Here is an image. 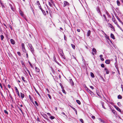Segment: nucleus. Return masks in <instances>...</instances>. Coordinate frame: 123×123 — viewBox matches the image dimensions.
I'll return each mask as SVG.
<instances>
[{
  "instance_id": "5fc2aeb1",
  "label": "nucleus",
  "mask_w": 123,
  "mask_h": 123,
  "mask_svg": "<svg viewBox=\"0 0 123 123\" xmlns=\"http://www.w3.org/2000/svg\"><path fill=\"white\" fill-rule=\"evenodd\" d=\"M90 88H91L92 89H94V88L93 86H90Z\"/></svg>"
},
{
  "instance_id": "052dcab7",
  "label": "nucleus",
  "mask_w": 123,
  "mask_h": 123,
  "mask_svg": "<svg viewBox=\"0 0 123 123\" xmlns=\"http://www.w3.org/2000/svg\"><path fill=\"white\" fill-rule=\"evenodd\" d=\"M77 31L78 32H80V30L79 29H77Z\"/></svg>"
},
{
  "instance_id": "0e129e2a",
  "label": "nucleus",
  "mask_w": 123,
  "mask_h": 123,
  "mask_svg": "<svg viewBox=\"0 0 123 123\" xmlns=\"http://www.w3.org/2000/svg\"><path fill=\"white\" fill-rule=\"evenodd\" d=\"M8 86L9 88H10L11 87V86L9 85H8Z\"/></svg>"
},
{
  "instance_id": "4d7b16f0",
  "label": "nucleus",
  "mask_w": 123,
  "mask_h": 123,
  "mask_svg": "<svg viewBox=\"0 0 123 123\" xmlns=\"http://www.w3.org/2000/svg\"><path fill=\"white\" fill-rule=\"evenodd\" d=\"M98 120H99V121L101 122L102 121V120L100 118H98Z\"/></svg>"
},
{
  "instance_id": "f704fd0d",
  "label": "nucleus",
  "mask_w": 123,
  "mask_h": 123,
  "mask_svg": "<svg viewBox=\"0 0 123 123\" xmlns=\"http://www.w3.org/2000/svg\"><path fill=\"white\" fill-rule=\"evenodd\" d=\"M49 4V5L51 7H52V5L51 4V3H50L49 1H48V2Z\"/></svg>"
},
{
  "instance_id": "bb28decb",
  "label": "nucleus",
  "mask_w": 123,
  "mask_h": 123,
  "mask_svg": "<svg viewBox=\"0 0 123 123\" xmlns=\"http://www.w3.org/2000/svg\"><path fill=\"white\" fill-rule=\"evenodd\" d=\"M70 82H71V83L72 84V85H73L74 84V82L73 81V80H72V79H70Z\"/></svg>"
},
{
  "instance_id": "79ce46f5",
  "label": "nucleus",
  "mask_w": 123,
  "mask_h": 123,
  "mask_svg": "<svg viewBox=\"0 0 123 123\" xmlns=\"http://www.w3.org/2000/svg\"><path fill=\"white\" fill-rule=\"evenodd\" d=\"M55 117L53 116H51L50 117V118L51 119H53L55 118Z\"/></svg>"
},
{
  "instance_id": "ddd939ff",
  "label": "nucleus",
  "mask_w": 123,
  "mask_h": 123,
  "mask_svg": "<svg viewBox=\"0 0 123 123\" xmlns=\"http://www.w3.org/2000/svg\"><path fill=\"white\" fill-rule=\"evenodd\" d=\"M62 53L60 54L61 56L64 59H65V56L64 55V54L63 52V51H62Z\"/></svg>"
},
{
  "instance_id": "37998d69",
  "label": "nucleus",
  "mask_w": 123,
  "mask_h": 123,
  "mask_svg": "<svg viewBox=\"0 0 123 123\" xmlns=\"http://www.w3.org/2000/svg\"><path fill=\"white\" fill-rule=\"evenodd\" d=\"M112 112L114 114H115L116 111L114 110H112Z\"/></svg>"
},
{
  "instance_id": "9d476101",
  "label": "nucleus",
  "mask_w": 123,
  "mask_h": 123,
  "mask_svg": "<svg viewBox=\"0 0 123 123\" xmlns=\"http://www.w3.org/2000/svg\"><path fill=\"white\" fill-rule=\"evenodd\" d=\"M35 69L36 72H39L40 71V69L36 67H35Z\"/></svg>"
},
{
  "instance_id": "f03ea898",
  "label": "nucleus",
  "mask_w": 123,
  "mask_h": 123,
  "mask_svg": "<svg viewBox=\"0 0 123 123\" xmlns=\"http://www.w3.org/2000/svg\"><path fill=\"white\" fill-rule=\"evenodd\" d=\"M28 45L29 47L30 48L31 50V52L32 53H33L34 51V50L33 47L32 45L31 44L29 43L28 44Z\"/></svg>"
},
{
  "instance_id": "c03bdc74",
  "label": "nucleus",
  "mask_w": 123,
  "mask_h": 123,
  "mask_svg": "<svg viewBox=\"0 0 123 123\" xmlns=\"http://www.w3.org/2000/svg\"><path fill=\"white\" fill-rule=\"evenodd\" d=\"M27 71L28 72V73L30 75V76L31 77V76L30 74V72L28 70H27Z\"/></svg>"
},
{
  "instance_id": "de8ad7c7",
  "label": "nucleus",
  "mask_w": 123,
  "mask_h": 123,
  "mask_svg": "<svg viewBox=\"0 0 123 123\" xmlns=\"http://www.w3.org/2000/svg\"><path fill=\"white\" fill-rule=\"evenodd\" d=\"M80 121L82 123H84L83 120L82 119H80Z\"/></svg>"
},
{
  "instance_id": "f3484780",
  "label": "nucleus",
  "mask_w": 123,
  "mask_h": 123,
  "mask_svg": "<svg viewBox=\"0 0 123 123\" xmlns=\"http://www.w3.org/2000/svg\"><path fill=\"white\" fill-rule=\"evenodd\" d=\"M105 70L106 71V73L107 74H109V71L106 68H105Z\"/></svg>"
},
{
  "instance_id": "2f4dec72",
  "label": "nucleus",
  "mask_w": 123,
  "mask_h": 123,
  "mask_svg": "<svg viewBox=\"0 0 123 123\" xmlns=\"http://www.w3.org/2000/svg\"><path fill=\"white\" fill-rule=\"evenodd\" d=\"M0 37L1 38V40H3V39L4 38V37L3 36V35H1L0 36Z\"/></svg>"
},
{
  "instance_id": "3c124183",
  "label": "nucleus",
  "mask_w": 123,
  "mask_h": 123,
  "mask_svg": "<svg viewBox=\"0 0 123 123\" xmlns=\"http://www.w3.org/2000/svg\"><path fill=\"white\" fill-rule=\"evenodd\" d=\"M17 53L18 54V55H19V56H20L21 55V53H20V52H17Z\"/></svg>"
},
{
  "instance_id": "39448f33",
  "label": "nucleus",
  "mask_w": 123,
  "mask_h": 123,
  "mask_svg": "<svg viewBox=\"0 0 123 123\" xmlns=\"http://www.w3.org/2000/svg\"><path fill=\"white\" fill-rule=\"evenodd\" d=\"M37 4L38 5V7L39 8L40 10H42V8L41 5L40 4L39 1H37Z\"/></svg>"
},
{
  "instance_id": "412c9836",
  "label": "nucleus",
  "mask_w": 123,
  "mask_h": 123,
  "mask_svg": "<svg viewBox=\"0 0 123 123\" xmlns=\"http://www.w3.org/2000/svg\"><path fill=\"white\" fill-rule=\"evenodd\" d=\"M91 31L90 30H89L87 32V35L88 36H90V34H91Z\"/></svg>"
},
{
  "instance_id": "a18cd8bd",
  "label": "nucleus",
  "mask_w": 123,
  "mask_h": 123,
  "mask_svg": "<svg viewBox=\"0 0 123 123\" xmlns=\"http://www.w3.org/2000/svg\"><path fill=\"white\" fill-rule=\"evenodd\" d=\"M103 16L104 18L105 19L106 21V16L105 14H104L103 15Z\"/></svg>"
},
{
  "instance_id": "72a5a7b5",
  "label": "nucleus",
  "mask_w": 123,
  "mask_h": 123,
  "mask_svg": "<svg viewBox=\"0 0 123 123\" xmlns=\"http://www.w3.org/2000/svg\"><path fill=\"white\" fill-rule=\"evenodd\" d=\"M97 10L98 13L100 12V9L98 7L97 8Z\"/></svg>"
},
{
  "instance_id": "4be33fe9",
  "label": "nucleus",
  "mask_w": 123,
  "mask_h": 123,
  "mask_svg": "<svg viewBox=\"0 0 123 123\" xmlns=\"http://www.w3.org/2000/svg\"><path fill=\"white\" fill-rule=\"evenodd\" d=\"M121 30H122V29L121 28V27H120V26L118 25V24L117 23L116 24H115Z\"/></svg>"
},
{
  "instance_id": "bf43d9fd",
  "label": "nucleus",
  "mask_w": 123,
  "mask_h": 123,
  "mask_svg": "<svg viewBox=\"0 0 123 123\" xmlns=\"http://www.w3.org/2000/svg\"><path fill=\"white\" fill-rule=\"evenodd\" d=\"M92 119H94L95 118V117L94 116H92Z\"/></svg>"
},
{
  "instance_id": "0eeeda50",
  "label": "nucleus",
  "mask_w": 123,
  "mask_h": 123,
  "mask_svg": "<svg viewBox=\"0 0 123 123\" xmlns=\"http://www.w3.org/2000/svg\"><path fill=\"white\" fill-rule=\"evenodd\" d=\"M117 18V19L120 22L122 25H123V23L122 22V21H121V20L117 16H116Z\"/></svg>"
},
{
  "instance_id": "5701e85b",
  "label": "nucleus",
  "mask_w": 123,
  "mask_h": 123,
  "mask_svg": "<svg viewBox=\"0 0 123 123\" xmlns=\"http://www.w3.org/2000/svg\"><path fill=\"white\" fill-rule=\"evenodd\" d=\"M90 74L91 76L93 78H94V75L93 74L92 72H91Z\"/></svg>"
},
{
  "instance_id": "a211bd4d",
  "label": "nucleus",
  "mask_w": 123,
  "mask_h": 123,
  "mask_svg": "<svg viewBox=\"0 0 123 123\" xmlns=\"http://www.w3.org/2000/svg\"><path fill=\"white\" fill-rule=\"evenodd\" d=\"M71 107L74 110V111H75L76 114H77V112L76 109L75 108H74L72 106H71Z\"/></svg>"
},
{
  "instance_id": "f8f14e48",
  "label": "nucleus",
  "mask_w": 123,
  "mask_h": 123,
  "mask_svg": "<svg viewBox=\"0 0 123 123\" xmlns=\"http://www.w3.org/2000/svg\"><path fill=\"white\" fill-rule=\"evenodd\" d=\"M110 62V61L109 60H106L105 61V63L107 64H109Z\"/></svg>"
},
{
  "instance_id": "423d86ee",
  "label": "nucleus",
  "mask_w": 123,
  "mask_h": 123,
  "mask_svg": "<svg viewBox=\"0 0 123 123\" xmlns=\"http://www.w3.org/2000/svg\"><path fill=\"white\" fill-rule=\"evenodd\" d=\"M69 4L67 1H65L64 2V6L65 7L66 6L68 5Z\"/></svg>"
},
{
  "instance_id": "774afa93",
  "label": "nucleus",
  "mask_w": 123,
  "mask_h": 123,
  "mask_svg": "<svg viewBox=\"0 0 123 123\" xmlns=\"http://www.w3.org/2000/svg\"><path fill=\"white\" fill-rule=\"evenodd\" d=\"M47 114L48 115H49V116H50L51 115L49 113H47Z\"/></svg>"
},
{
  "instance_id": "e433bc0d",
  "label": "nucleus",
  "mask_w": 123,
  "mask_h": 123,
  "mask_svg": "<svg viewBox=\"0 0 123 123\" xmlns=\"http://www.w3.org/2000/svg\"><path fill=\"white\" fill-rule=\"evenodd\" d=\"M28 62H29V63L30 65V66H31V68H33V66L32 65V64L30 63V62L29 61Z\"/></svg>"
},
{
  "instance_id": "7ed1b4c3",
  "label": "nucleus",
  "mask_w": 123,
  "mask_h": 123,
  "mask_svg": "<svg viewBox=\"0 0 123 123\" xmlns=\"http://www.w3.org/2000/svg\"><path fill=\"white\" fill-rule=\"evenodd\" d=\"M112 20L115 24L117 23L116 21V19L113 15L112 17Z\"/></svg>"
},
{
  "instance_id": "c85d7f7f",
  "label": "nucleus",
  "mask_w": 123,
  "mask_h": 123,
  "mask_svg": "<svg viewBox=\"0 0 123 123\" xmlns=\"http://www.w3.org/2000/svg\"><path fill=\"white\" fill-rule=\"evenodd\" d=\"M21 78L22 80L24 82H26V81L25 80V78L23 76H22L21 77Z\"/></svg>"
},
{
  "instance_id": "b1692460",
  "label": "nucleus",
  "mask_w": 123,
  "mask_h": 123,
  "mask_svg": "<svg viewBox=\"0 0 123 123\" xmlns=\"http://www.w3.org/2000/svg\"><path fill=\"white\" fill-rule=\"evenodd\" d=\"M117 98L119 99H121L122 97V96L120 95H119L118 96Z\"/></svg>"
},
{
  "instance_id": "49530a36",
  "label": "nucleus",
  "mask_w": 123,
  "mask_h": 123,
  "mask_svg": "<svg viewBox=\"0 0 123 123\" xmlns=\"http://www.w3.org/2000/svg\"><path fill=\"white\" fill-rule=\"evenodd\" d=\"M20 13L22 16H23V13L21 11H20Z\"/></svg>"
},
{
  "instance_id": "1a4fd4ad",
  "label": "nucleus",
  "mask_w": 123,
  "mask_h": 123,
  "mask_svg": "<svg viewBox=\"0 0 123 123\" xmlns=\"http://www.w3.org/2000/svg\"><path fill=\"white\" fill-rule=\"evenodd\" d=\"M10 41L11 43L13 44H14L15 43V41L12 39H11Z\"/></svg>"
},
{
  "instance_id": "13d9d810",
  "label": "nucleus",
  "mask_w": 123,
  "mask_h": 123,
  "mask_svg": "<svg viewBox=\"0 0 123 123\" xmlns=\"http://www.w3.org/2000/svg\"><path fill=\"white\" fill-rule=\"evenodd\" d=\"M37 120L38 121V122H40V120L38 118V117H37Z\"/></svg>"
},
{
  "instance_id": "603ef678",
  "label": "nucleus",
  "mask_w": 123,
  "mask_h": 123,
  "mask_svg": "<svg viewBox=\"0 0 123 123\" xmlns=\"http://www.w3.org/2000/svg\"><path fill=\"white\" fill-rule=\"evenodd\" d=\"M104 64H102L101 65V66L102 67V68H104Z\"/></svg>"
},
{
  "instance_id": "9b49d317",
  "label": "nucleus",
  "mask_w": 123,
  "mask_h": 123,
  "mask_svg": "<svg viewBox=\"0 0 123 123\" xmlns=\"http://www.w3.org/2000/svg\"><path fill=\"white\" fill-rule=\"evenodd\" d=\"M87 91L91 94L92 95H93L94 94V93L93 92H92L89 89H88V90H87Z\"/></svg>"
},
{
  "instance_id": "7c9ffc66",
  "label": "nucleus",
  "mask_w": 123,
  "mask_h": 123,
  "mask_svg": "<svg viewBox=\"0 0 123 123\" xmlns=\"http://www.w3.org/2000/svg\"><path fill=\"white\" fill-rule=\"evenodd\" d=\"M41 10L42 11V12L43 13L44 15H46V13H45V12L43 10V9H42V10Z\"/></svg>"
},
{
  "instance_id": "338daca9",
  "label": "nucleus",
  "mask_w": 123,
  "mask_h": 123,
  "mask_svg": "<svg viewBox=\"0 0 123 123\" xmlns=\"http://www.w3.org/2000/svg\"><path fill=\"white\" fill-rule=\"evenodd\" d=\"M0 86L1 87L2 89V85L1 83H0Z\"/></svg>"
},
{
  "instance_id": "6ab92c4d",
  "label": "nucleus",
  "mask_w": 123,
  "mask_h": 123,
  "mask_svg": "<svg viewBox=\"0 0 123 123\" xmlns=\"http://www.w3.org/2000/svg\"><path fill=\"white\" fill-rule=\"evenodd\" d=\"M92 51L93 52H94L95 54H96V53L97 52V51L94 48H93L92 49Z\"/></svg>"
},
{
  "instance_id": "09e8293b",
  "label": "nucleus",
  "mask_w": 123,
  "mask_h": 123,
  "mask_svg": "<svg viewBox=\"0 0 123 123\" xmlns=\"http://www.w3.org/2000/svg\"><path fill=\"white\" fill-rule=\"evenodd\" d=\"M0 3L1 4V6L2 7H4V6L3 5V4L2 3V2L1 1L0 2Z\"/></svg>"
},
{
  "instance_id": "864d4df0",
  "label": "nucleus",
  "mask_w": 123,
  "mask_h": 123,
  "mask_svg": "<svg viewBox=\"0 0 123 123\" xmlns=\"http://www.w3.org/2000/svg\"><path fill=\"white\" fill-rule=\"evenodd\" d=\"M35 103L37 106H38V104L37 101H35Z\"/></svg>"
},
{
  "instance_id": "a878e982",
  "label": "nucleus",
  "mask_w": 123,
  "mask_h": 123,
  "mask_svg": "<svg viewBox=\"0 0 123 123\" xmlns=\"http://www.w3.org/2000/svg\"><path fill=\"white\" fill-rule=\"evenodd\" d=\"M76 102L79 104L80 105L81 104V102L79 100H76Z\"/></svg>"
},
{
  "instance_id": "aec40b11",
  "label": "nucleus",
  "mask_w": 123,
  "mask_h": 123,
  "mask_svg": "<svg viewBox=\"0 0 123 123\" xmlns=\"http://www.w3.org/2000/svg\"><path fill=\"white\" fill-rule=\"evenodd\" d=\"M21 96L22 98H24V94L21 92L20 93Z\"/></svg>"
},
{
  "instance_id": "4c0bfd02",
  "label": "nucleus",
  "mask_w": 123,
  "mask_h": 123,
  "mask_svg": "<svg viewBox=\"0 0 123 123\" xmlns=\"http://www.w3.org/2000/svg\"><path fill=\"white\" fill-rule=\"evenodd\" d=\"M47 95H48V96L49 97V98L50 99H51V98H52L51 97V96L49 94H47Z\"/></svg>"
},
{
  "instance_id": "680f3d73",
  "label": "nucleus",
  "mask_w": 123,
  "mask_h": 123,
  "mask_svg": "<svg viewBox=\"0 0 123 123\" xmlns=\"http://www.w3.org/2000/svg\"><path fill=\"white\" fill-rule=\"evenodd\" d=\"M111 27L114 30H115L114 27L112 25H111Z\"/></svg>"
},
{
  "instance_id": "58836bf2",
  "label": "nucleus",
  "mask_w": 123,
  "mask_h": 123,
  "mask_svg": "<svg viewBox=\"0 0 123 123\" xmlns=\"http://www.w3.org/2000/svg\"><path fill=\"white\" fill-rule=\"evenodd\" d=\"M4 111L5 114H6L7 115H8V113L6 110H4Z\"/></svg>"
},
{
  "instance_id": "6e6d98bb",
  "label": "nucleus",
  "mask_w": 123,
  "mask_h": 123,
  "mask_svg": "<svg viewBox=\"0 0 123 123\" xmlns=\"http://www.w3.org/2000/svg\"><path fill=\"white\" fill-rule=\"evenodd\" d=\"M101 79H102V80H103V81L105 82V80L104 79V78L102 76L101 77Z\"/></svg>"
},
{
  "instance_id": "393cba45",
  "label": "nucleus",
  "mask_w": 123,
  "mask_h": 123,
  "mask_svg": "<svg viewBox=\"0 0 123 123\" xmlns=\"http://www.w3.org/2000/svg\"><path fill=\"white\" fill-rule=\"evenodd\" d=\"M35 91L36 92V93L39 96H40V94H39V93L38 92V91L37 90V89H36L35 88Z\"/></svg>"
},
{
  "instance_id": "c9c22d12",
  "label": "nucleus",
  "mask_w": 123,
  "mask_h": 123,
  "mask_svg": "<svg viewBox=\"0 0 123 123\" xmlns=\"http://www.w3.org/2000/svg\"><path fill=\"white\" fill-rule=\"evenodd\" d=\"M59 85H60V86H61L62 89H63L64 87L63 86L62 84L61 83H60L59 84Z\"/></svg>"
},
{
  "instance_id": "c756f323",
  "label": "nucleus",
  "mask_w": 123,
  "mask_h": 123,
  "mask_svg": "<svg viewBox=\"0 0 123 123\" xmlns=\"http://www.w3.org/2000/svg\"><path fill=\"white\" fill-rule=\"evenodd\" d=\"M117 5L118 6H119L120 5V2L118 0H117Z\"/></svg>"
},
{
  "instance_id": "69168bd1",
  "label": "nucleus",
  "mask_w": 123,
  "mask_h": 123,
  "mask_svg": "<svg viewBox=\"0 0 123 123\" xmlns=\"http://www.w3.org/2000/svg\"><path fill=\"white\" fill-rule=\"evenodd\" d=\"M62 114L65 115V116H66V115H65V113L64 112H62Z\"/></svg>"
},
{
  "instance_id": "473e14b6",
  "label": "nucleus",
  "mask_w": 123,
  "mask_h": 123,
  "mask_svg": "<svg viewBox=\"0 0 123 123\" xmlns=\"http://www.w3.org/2000/svg\"><path fill=\"white\" fill-rule=\"evenodd\" d=\"M71 46L73 49H75V46L73 44H71Z\"/></svg>"
},
{
  "instance_id": "8fccbe9b",
  "label": "nucleus",
  "mask_w": 123,
  "mask_h": 123,
  "mask_svg": "<svg viewBox=\"0 0 123 123\" xmlns=\"http://www.w3.org/2000/svg\"><path fill=\"white\" fill-rule=\"evenodd\" d=\"M10 6L11 7V8L12 10H13V7L11 5H10Z\"/></svg>"
},
{
  "instance_id": "dca6fc26",
  "label": "nucleus",
  "mask_w": 123,
  "mask_h": 123,
  "mask_svg": "<svg viewBox=\"0 0 123 123\" xmlns=\"http://www.w3.org/2000/svg\"><path fill=\"white\" fill-rule=\"evenodd\" d=\"M111 37L113 39H115V37L113 34L111 33Z\"/></svg>"
},
{
  "instance_id": "cd10ccee",
  "label": "nucleus",
  "mask_w": 123,
  "mask_h": 123,
  "mask_svg": "<svg viewBox=\"0 0 123 123\" xmlns=\"http://www.w3.org/2000/svg\"><path fill=\"white\" fill-rule=\"evenodd\" d=\"M51 2L52 4V5L54 6L55 7V4L54 2L52 0H51Z\"/></svg>"
},
{
  "instance_id": "ea45409f",
  "label": "nucleus",
  "mask_w": 123,
  "mask_h": 123,
  "mask_svg": "<svg viewBox=\"0 0 123 123\" xmlns=\"http://www.w3.org/2000/svg\"><path fill=\"white\" fill-rule=\"evenodd\" d=\"M102 107L103 108L105 109H106V108H105V107L104 106V103H102Z\"/></svg>"
},
{
  "instance_id": "2eb2a0df",
  "label": "nucleus",
  "mask_w": 123,
  "mask_h": 123,
  "mask_svg": "<svg viewBox=\"0 0 123 123\" xmlns=\"http://www.w3.org/2000/svg\"><path fill=\"white\" fill-rule=\"evenodd\" d=\"M103 55H100V56H99V57H100V59H101V60L102 61H104V59L103 58Z\"/></svg>"
},
{
  "instance_id": "e2e57ef3",
  "label": "nucleus",
  "mask_w": 123,
  "mask_h": 123,
  "mask_svg": "<svg viewBox=\"0 0 123 123\" xmlns=\"http://www.w3.org/2000/svg\"><path fill=\"white\" fill-rule=\"evenodd\" d=\"M26 58H28V53H27L26 54Z\"/></svg>"
},
{
  "instance_id": "4468645a",
  "label": "nucleus",
  "mask_w": 123,
  "mask_h": 123,
  "mask_svg": "<svg viewBox=\"0 0 123 123\" xmlns=\"http://www.w3.org/2000/svg\"><path fill=\"white\" fill-rule=\"evenodd\" d=\"M54 61H55V62L57 64H58V65H59L60 64L59 63L57 62V61L56 60V59L55 58V57L54 56Z\"/></svg>"
},
{
  "instance_id": "a19ab883",
  "label": "nucleus",
  "mask_w": 123,
  "mask_h": 123,
  "mask_svg": "<svg viewBox=\"0 0 123 123\" xmlns=\"http://www.w3.org/2000/svg\"><path fill=\"white\" fill-rule=\"evenodd\" d=\"M29 99H30L31 101H32V98L31 97L30 95H29Z\"/></svg>"
},
{
  "instance_id": "20e7f679",
  "label": "nucleus",
  "mask_w": 123,
  "mask_h": 123,
  "mask_svg": "<svg viewBox=\"0 0 123 123\" xmlns=\"http://www.w3.org/2000/svg\"><path fill=\"white\" fill-rule=\"evenodd\" d=\"M14 88L16 90V92L17 94H18V96H20L19 92V91L17 88L16 87H15Z\"/></svg>"
},
{
  "instance_id": "f257e3e1",
  "label": "nucleus",
  "mask_w": 123,
  "mask_h": 123,
  "mask_svg": "<svg viewBox=\"0 0 123 123\" xmlns=\"http://www.w3.org/2000/svg\"><path fill=\"white\" fill-rule=\"evenodd\" d=\"M21 46L22 51L24 53H26V51L25 49L24 43H22L21 44Z\"/></svg>"
},
{
  "instance_id": "6e6552de",
  "label": "nucleus",
  "mask_w": 123,
  "mask_h": 123,
  "mask_svg": "<svg viewBox=\"0 0 123 123\" xmlns=\"http://www.w3.org/2000/svg\"><path fill=\"white\" fill-rule=\"evenodd\" d=\"M114 107L116 108L118 111L120 112H121V111L120 109L117 106H116L115 105Z\"/></svg>"
}]
</instances>
